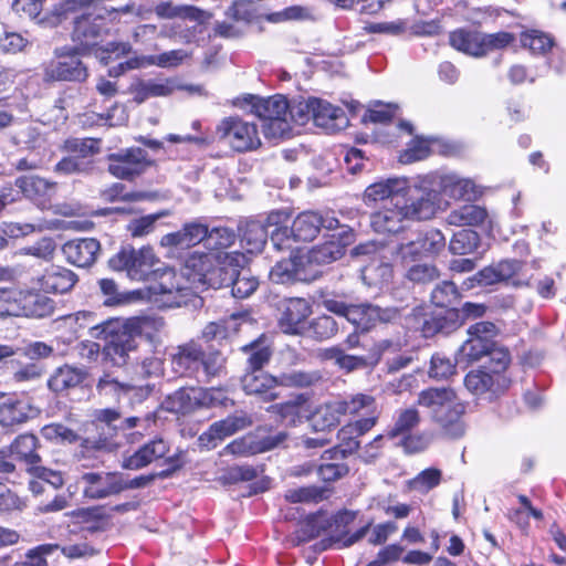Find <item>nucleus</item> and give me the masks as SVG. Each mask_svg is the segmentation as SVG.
Instances as JSON below:
<instances>
[{"label": "nucleus", "mask_w": 566, "mask_h": 566, "mask_svg": "<svg viewBox=\"0 0 566 566\" xmlns=\"http://www.w3.org/2000/svg\"><path fill=\"white\" fill-rule=\"evenodd\" d=\"M417 406L427 409L432 420L450 438L457 439L463 436L462 416L465 407L451 388H428L420 391Z\"/></svg>", "instance_id": "nucleus-1"}, {"label": "nucleus", "mask_w": 566, "mask_h": 566, "mask_svg": "<svg viewBox=\"0 0 566 566\" xmlns=\"http://www.w3.org/2000/svg\"><path fill=\"white\" fill-rule=\"evenodd\" d=\"M91 336L104 342L103 356L114 366H124L137 342L128 318H111L91 328Z\"/></svg>", "instance_id": "nucleus-2"}, {"label": "nucleus", "mask_w": 566, "mask_h": 566, "mask_svg": "<svg viewBox=\"0 0 566 566\" xmlns=\"http://www.w3.org/2000/svg\"><path fill=\"white\" fill-rule=\"evenodd\" d=\"M284 226L276 228L271 233V242L277 250L287 248L286 242L292 238L295 241H312L322 231H335L339 221L331 214H284Z\"/></svg>", "instance_id": "nucleus-3"}, {"label": "nucleus", "mask_w": 566, "mask_h": 566, "mask_svg": "<svg viewBox=\"0 0 566 566\" xmlns=\"http://www.w3.org/2000/svg\"><path fill=\"white\" fill-rule=\"evenodd\" d=\"M90 3L91 0H14L12 9L15 13L31 19H35L41 12H44L41 21L56 25Z\"/></svg>", "instance_id": "nucleus-4"}, {"label": "nucleus", "mask_w": 566, "mask_h": 566, "mask_svg": "<svg viewBox=\"0 0 566 566\" xmlns=\"http://www.w3.org/2000/svg\"><path fill=\"white\" fill-rule=\"evenodd\" d=\"M53 301L39 294H29L17 287L0 290V317L6 316H38L52 313Z\"/></svg>", "instance_id": "nucleus-5"}, {"label": "nucleus", "mask_w": 566, "mask_h": 566, "mask_svg": "<svg viewBox=\"0 0 566 566\" xmlns=\"http://www.w3.org/2000/svg\"><path fill=\"white\" fill-rule=\"evenodd\" d=\"M216 135L220 142L238 153L254 151L262 145L258 125L239 116L223 118L216 127Z\"/></svg>", "instance_id": "nucleus-6"}, {"label": "nucleus", "mask_w": 566, "mask_h": 566, "mask_svg": "<svg viewBox=\"0 0 566 566\" xmlns=\"http://www.w3.org/2000/svg\"><path fill=\"white\" fill-rule=\"evenodd\" d=\"M186 269L189 280L212 289L230 286L235 275L234 268L216 264L210 253L193 252L186 260Z\"/></svg>", "instance_id": "nucleus-7"}, {"label": "nucleus", "mask_w": 566, "mask_h": 566, "mask_svg": "<svg viewBox=\"0 0 566 566\" xmlns=\"http://www.w3.org/2000/svg\"><path fill=\"white\" fill-rule=\"evenodd\" d=\"M160 261L156 259L150 248L135 250L123 248L109 260V266L116 271H126L127 275L137 281L149 280L157 276L160 269L157 266Z\"/></svg>", "instance_id": "nucleus-8"}, {"label": "nucleus", "mask_w": 566, "mask_h": 566, "mask_svg": "<svg viewBox=\"0 0 566 566\" xmlns=\"http://www.w3.org/2000/svg\"><path fill=\"white\" fill-rule=\"evenodd\" d=\"M450 222H460L472 229H462L455 232L450 241L449 249L453 254H467L478 248L480 237L490 234L491 220L489 214H451Z\"/></svg>", "instance_id": "nucleus-9"}, {"label": "nucleus", "mask_w": 566, "mask_h": 566, "mask_svg": "<svg viewBox=\"0 0 566 566\" xmlns=\"http://www.w3.org/2000/svg\"><path fill=\"white\" fill-rule=\"evenodd\" d=\"M497 328L491 322H479L468 329L469 338L457 352V364L465 368L470 364L485 358L491 349L492 338L496 335Z\"/></svg>", "instance_id": "nucleus-10"}, {"label": "nucleus", "mask_w": 566, "mask_h": 566, "mask_svg": "<svg viewBox=\"0 0 566 566\" xmlns=\"http://www.w3.org/2000/svg\"><path fill=\"white\" fill-rule=\"evenodd\" d=\"M108 172L122 180H134L143 175L153 164L148 153L140 147H130L109 154Z\"/></svg>", "instance_id": "nucleus-11"}, {"label": "nucleus", "mask_w": 566, "mask_h": 566, "mask_svg": "<svg viewBox=\"0 0 566 566\" xmlns=\"http://www.w3.org/2000/svg\"><path fill=\"white\" fill-rule=\"evenodd\" d=\"M55 59L44 67V76L51 81L84 82L88 77L87 67L77 55V50L59 48L54 51Z\"/></svg>", "instance_id": "nucleus-12"}, {"label": "nucleus", "mask_w": 566, "mask_h": 566, "mask_svg": "<svg viewBox=\"0 0 566 566\" xmlns=\"http://www.w3.org/2000/svg\"><path fill=\"white\" fill-rule=\"evenodd\" d=\"M336 231L338 232L333 233L331 240L313 247L304 254L308 268L313 264L327 265L344 256L346 247L352 243L353 231L340 223Z\"/></svg>", "instance_id": "nucleus-13"}, {"label": "nucleus", "mask_w": 566, "mask_h": 566, "mask_svg": "<svg viewBox=\"0 0 566 566\" xmlns=\"http://www.w3.org/2000/svg\"><path fill=\"white\" fill-rule=\"evenodd\" d=\"M83 496L88 500H103L120 493V473L85 472L77 479Z\"/></svg>", "instance_id": "nucleus-14"}, {"label": "nucleus", "mask_w": 566, "mask_h": 566, "mask_svg": "<svg viewBox=\"0 0 566 566\" xmlns=\"http://www.w3.org/2000/svg\"><path fill=\"white\" fill-rule=\"evenodd\" d=\"M212 401V392L201 387H181L168 395L163 402L164 408L174 413L187 415Z\"/></svg>", "instance_id": "nucleus-15"}, {"label": "nucleus", "mask_w": 566, "mask_h": 566, "mask_svg": "<svg viewBox=\"0 0 566 566\" xmlns=\"http://www.w3.org/2000/svg\"><path fill=\"white\" fill-rule=\"evenodd\" d=\"M374 427L375 418H360L348 422L338 430V446L325 451L324 457L328 455V459H332L337 454H340L342 458L353 454L359 450L358 437L364 436Z\"/></svg>", "instance_id": "nucleus-16"}, {"label": "nucleus", "mask_w": 566, "mask_h": 566, "mask_svg": "<svg viewBox=\"0 0 566 566\" xmlns=\"http://www.w3.org/2000/svg\"><path fill=\"white\" fill-rule=\"evenodd\" d=\"M251 423V418L244 412L228 416L222 420L213 422L207 431L201 433L199 442L207 449H213L220 441L248 428Z\"/></svg>", "instance_id": "nucleus-17"}, {"label": "nucleus", "mask_w": 566, "mask_h": 566, "mask_svg": "<svg viewBox=\"0 0 566 566\" xmlns=\"http://www.w3.org/2000/svg\"><path fill=\"white\" fill-rule=\"evenodd\" d=\"M270 279L277 284H287L311 281L315 279V274L308 269L304 254H293L276 262L270 272Z\"/></svg>", "instance_id": "nucleus-18"}, {"label": "nucleus", "mask_w": 566, "mask_h": 566, "mask_svg": "<svg viewBox=\"0 0 566 566\" xmlns=\"http://www.w3.org/2000/svg\"><path fill=\"white\" fill-rule=\"evenodd\" d=\"M323 306L338 316L345 317L357 329L368 331L374 326L371 311L373 305L369 303L346 304L336 298L323 300Z\"/></svg>", "instance_id": "nucleus-19"}, {"label": "nucleus", "mask_w": 566, "mask_h": 566, "mask_svg": "<svg viewBox=\"0 0 566 566\" xmlns=\"http://www.w3.org/2000/svg\"><path fill=\"white\" fill-rule=\"evenodd\" d=\"M410 191L407 178H389L368 186L364 193V201L370 206L390 199L396 201L395 206L399 208L400 199L406 198Z\"/></svg>", "instance_id": "nucleus-20"}, {"label": "nucleus", "mask_w": 566, "mask_h": 566, "mask_svg": "<svg viewBox=\"0 0 566 566\" xmlns=\"http://www.w3.org/2000/svg\"><path fill=\"white\" fill-rule=\"evenodd\" d=\"M40 410L27 398L10 397L0 403V427L10 428L38 417Z\"/></svg>", "instance_id": "nucleus-21"}, {"label": "nucleus", "mask_w": 566, "mask_h": 566, "mask_svg": "<svg viewBox=\"0 0 566 566\" xmlns=\"http://www.w3.org/2000/svg\"><path fill=\"white\" fill-rule=\"evenodd\" d=\"M99 251L101 244L93 238L71 240L62 247L67 262L78 268H88L94 264Z\"/></svg>", "instance_id": "nucleus-22"}, {"label": "nucleus", "mask_w": 566, "mask_h": 566, "mask_svg": "<svg viewBox=\"0 0 566 566\" xmlns=\"http://www.w3.org/2000/svg\"><path fill=\"white\" fill-rule=\"evenodd\" d=\"M312 105L314 106L312 119L316 126L328 133L340 130L347 126L348 118L340 107L316 97H312Z\"/></svg>", "instance_id": "nucleus-23"}, {"label": "nucleus", "mask_w": 566, "mask_h": 566, "mask_svg": "<svg viewBox=\"0 0 566 566\" xmlns=\"http://www.w3.org/2000/svg\"><path fill=\"white\" fill-rule=\"evenodd\" d=\"M467 389L475 396L490 394L495 396L507 387V380L503 375L495 376L483 369L471 370L464 378Z\"/></svg>", "instance_id": "nucleus-24"}, {"label": "nucleus", "mask_w": 566, "mask_h": 566, "mask_svg": "<svg viewBox=\"0 0 566 566\" xmlns=\"http://www.w3.org/2000/svg\"><path fill=\"white\" fill-rule=\"evenodd\" d=\"M311 312V305L305 298L295 297L286 300L280 317L281 328L287 334H300Z\"/></svg>", "instance_id": "nucleus-25"}, {"label": "nucleus", "mask_w": 566, "mask_h": 566, "mask_svg": "<svg viewBox=\"0 0 566 566\" xmlns=\"http://www.w3.org/2000/svg\"><path fill=\"white\" fill-rule=\"evenodd\" d=\"M277 378L263 371H250L242 378V388L247 395H254L264 401H274L280 397Z\"/></svg>", "instance_id": "nucleus-26"}, {"label": "nucleus", "mask_w": 566, "mask_h": 566, "mask_svg": "<svg viewBox=\"0 0 566 566\" xmlns=\"http://www.w3.org/2000/svg\"><path fill=\"white\" fill-rule=\"evenodd\" d=\"M345 417L375 418L378 421L380 410L375 397L368 394L357 392L339 397Z\"/></svg>", "instance_id": "nucleus-27"}, {"label": "nucleus", "mask_w": 566, "mask_h": 566, "mask_svg": "<svg viewBox=\"0 0 566 566\" xmlns=\"http://www.w3.org/2000/svg\"><path fill=\"white\" fill-rule=\"evenodd\" d=\"M168 451V443L161 438H156L142 446L132 455L125 458L122 467L127 470H139L153 461L164 458Z\"/></svg>", "instance_id": "nucleus-28"}, {"label": "nucleus", "mask_w": 566, "mask_h": 566, "mask_svg": "<svg viewBox=\"0 0 566 566\" xmlns=\"http://www.w3.org/2000/svg\"><path fill=\"white\" fill-rule=\"evenodd\" d=\"M201 350V346L193 342L178 346L171 357L174 370L180 375L199 377Z\"/></svg>", "instance_id": "nucleus-29"}, {"label": "nucleus", "mask_w": 566, "mask_h": 566, "mask_svg": "<svg viewBox=\"0 0 566 566\" xmlns=\"http://www.w3.org/2000/svg\"><path fill=\"white\" fill-rule=\"evenodd\" d=\"M178 86L171 78L139 80L130 86L134 102L142 104L153 97H166L171 95Z\"/></svg>", "instance_id": "nucleus-30"}, {"label": "nucleus", "mask_w": 566, "mask_h": 566, "mask_svg": "<svg viewBox=\"0 0 566 566\" xmlns=\"http://www.w3.org/2000/svg\"><path fill=\"white\" fill-rule=\"evenodd\" d=\"M345 417L339 397L319 405L310 418L315 431H326L336 428Z\"/></svg>", "instance_id": "nucleus-31"}, {"label": "nucleus", "mask_w": 566, "mask_h": 566, "mask_svg": "<svg viewBox=\"0 0 566 566\" xmlns=\"http://www.w3.org/2000/svg\"><path fill=\"white\" fill-rule=\"evenodd\" d=\"M207 237V226L202 223L191 222L172 233L163 237L161 244L165 247H175L178 249H189L205 242Z\"/></svg>", "instance_id": "nucleus-32"}, {"label": "nucleus", "mask_w": 566, "mask_h": 566, "mask_svg": "<svg viewBox=\"0 0 566 566\" xmlns=\"http://www.w3.org/2000/svg\"><path fill=\"white\" fill-rule=\"evenodd\" d=\"M77 282V275L62 266L52 265L42 275L40 283L45 292L66 293Z\"/></svg>", "instance_id": "nucleus-33"}, {"label": "nucleus", "mask_w": 566, "mask_h": 566, "mask_svg": "<svg viewBox=\"0 0 566 566\" xmlns=\"http://www.w3.org/2000/svg\"><path fill=\"white\" fill-rule=\"evenodd\" d=\"M460 322V313L455 308H442L433 313L422 324V333L426 337L433 336L438 333L449 334L454 331Z\"/></svg>", "instance_id": "nucleus-34"}, {"label": "nucleus", "mask_w": 566, "mask_h": 566, "mask_svg": "<svg viewBox=\"0 0 566 566\" xmlns=\"http://www.w3.org/2000/svg\"><path fill=\"white\" fill-rule=\"evenodd\" d=\"M129 326L133 329L135 338L137 336L144 337L150 344L160 343L161 334L165 332V321L160 316L145 315L129 317Z\"/></svg>", "instance_id": "nucleus-35"}, {"label": "nucleus", "mask_w": 566, "mask_h": 566, "mask_svg": "<svg viewBox=\"0 0 566 566\" xmlns=\"http://www.w3.org/2000/svg\"><path fill=\"white\" fill-rule=\"evenodd\" d=\"M102 33V20L91 13H83L74 20L72 39L82 45L90 46L96 43Z\"/></svg>", "instance_id": "nucleus-36"}, {"label": "nucleus", "mask_w": 566, "mask_h": 566, "mask_svg": "<svg viewBox=\"0 0 566 566\" xmlns=\"http://www.w3.org/2000/svg\"><path fill=\"white\" fill-rule=\"evenodd\" d=\"M450 45L464 54L484 56L483 33L465 29H458L449 35Z\"/></svg>", "instance_id": "nucleus-37"}, {"label": "nucleus", "mask_w": 566, "mask_h": 566, "mask_svg": "<svg viewBox=\"0 0 566 566\" xmlns=\"http://www.w3.org/2000/svg\"><path fill=\"white\" fill-rule=\"evenodd\" d=\"M86 378L87 371L84 368L64 365L51 375L48 386L54 392H63L80 386Z\"/></svg>", "instance_id": "nucleus-38"}, {"label": "nucleus", "mask_w": 566, "mask_h": 566, "mask_svg": "<svg viewBox=\"0 0 566 566\" xmlns=\"http://www.w3.org/2000/svg\"><path fill=\"white\" fill-rule=\"evenodd\" d=\"M251 112L263 122L280 116H286L289 103L282 95H274L268 98L250 96Z\"/></svg>", "instance_id": "nucleus-39"}, {"label": "nucleus", "mask_w": 566, "mask_h": 566, "mask_svg": "<svg viewBox=\"0 0 566 566\" xmlns=\"http://www.w3.org/2000/svg\"><path fill=\"white\" fill-rule=\"evenodd\" d=\"M440 186L443 192L457 199L472 201L480 195L471 179L460 178L457 175L442 176Z\"/></svg>", "instance_id": "nucleus-40"}, {"label": "nucleus", "mask_w": 566, "mask_h": 566, "mask_svg": "<svg viewBox=\"0 0 566 566\" xmlns=\"http://www.w3.org/2000/svg\"><path fill=\"white\" fill-rule=\"evenodd\" d=\"M181 293V289L175 287L172 283L166 281L155 282L147 286V297L165 307L180 306Z\"/></svg>", "instance_id": "nucleus-41"}, {"label": "nucleus", "mask_w": 566, "mask_h": 566, "mask_svg": "<svg viewBox=\"0 0 566 566\" xmlns=\"http://www.w3.org/2000/svg\"><path fill=\"white\" fill-rule=\"evenodd\" d=\"M415 214H369L370 226L375 232L397 234L409 228Z\"/></svg>", "instance_id": "nucleus-42"}, {"label": "nucleus", "mask_w": 566, "mask_h": 566, "mask_svg": "<svg viewBox=\"0 0 566 566\" xmlns=\"http://www.w3.org/2000/svg\"><path fill=\"white\" fill-rule=\"evenodd\" d=\"M413 191L420 192V190H412L407 195L410 198L416 199L410 205L412 212H438L444 211L449 208V202L443 198V195L437 190L421 191V193L415 195Z\"/></svg>", "instance_id": "nucleus-43"}, {"label": "nucleus", "mask_w": 566, "mask_h": 566, "mask_svg": "<svg viewBox=\"0 0 566 566\" xmlns=\"http://www.w3.org/2000/svg\"><path fill=\"white\" fill-rule=\"evenodd\" d=\"M15 186L19 188L17 201L21 199V193L32 200H38L41 197L51 196L55 190L54 182H49L36 176L20 177L15 180ZM13 190L17 191L14 188Z\"/></svg>", "instance_id": "nucleus-44"}, {"label": "nucleus", "mask_w": 566, "mask_h": 566, "mask_svg": "<svg viewBox=\"0 0 566 566\" xmlns=\"http://www.w3.org/2000/svg\"><path fill=\"white\" fill-rule=\"evenodd\" d=\"M39 440L34 434L24 433L17 437L10 447L7 448L12 452L17 460H22L33 468L41 461V458L36 452Z\"/></svg>", "instance_id": "nucleus-45"}, {"label": "nucleus", "mask_w": 566, "mask_h": 566, "mask_svg": "<svg viewBox=\"0 0 566 566\" xmlns=\"http://www.w3.org/2000/svg\"><path fill=\"white\" fill-rule=\"evenodd\" d=\"M166 464L168 468L166 470L160 471L159 473L139 475L132 480H125L123 474H120V492L125 490H135L146 488L151 484L156 478L165 479L169 478L175 471L181 468L182 463L179 457H169L166 459Z\"/></svg>", "instance_id": "nucleus-46"}, {"label": "nucleus", "mask_w": 566, "mask_h": 566, "mask_svg": "<svg viewBox=\"0 0 566 566\" xmlns=\"http://www.w3.org/2000/svg\"><path fill=\"white\" fill-rule=\"evenodd\" d=\"M248 313L234 312L228 318L220 322L209 323L202 331L207 340L227 338L230 332H237L239 321H245Z\"/></svg>", "instance_id": "nucleus-47"}, {"label": "nucleus", "mask_w": 566, "mask_h": 566, "mask_svg": "<svg viewBox=\"0 0 566 566\" xmlns=\"http://www.w3.org/2000/svg\"><path fill=\"white\" fill-rule=\"evenodd\" d=\"M155 13L160 19L184 18L199 21L202 19L205 12L193 6H175L171 1H160L155 4Z\"/></svg>", "instance_id": "nucleus-48"}, {"label": "nucleus", "mask_w": 566, "mask_h": 566, "mask_svg": "<svg viewBox=\"0 0 566 566\" xmlns=\"http://www.w3.org/2000/svg\"><path fill=\"white\" fill-rule=\"evenodd\" d=\"M419 423L420 415L415 407L401 409L397 412L392 427L387 430V437L395 439L410 433Z\"/></svg>", "instance_id": "nucleus-49"}, {"label": "nucleus", "mask_w": 566, "mask_h": 566, "mask_svg": "<svg viewBox=\"0 0 566 566\" xmlns=\"http://www.w3.org/2000/svg\"><path fill=\"white\" fill-rule=\"evenodd\" d=\"M64 222L60 220L41 221L38 223H4L3 233L10 238H19L35 231L65 229Z\"/></svg>", "instance_id": "nucleus-50"}, {"label": "nucleus", "mask_w": 566, "mask_h": 566, "mask_svg": "<svg viewBox=\"0 0 566 566\" xmlns=\"http://www.w3.org/2000/svg\"><path fill=\"white\" fill-rule=\"evenodd\" d=\"M329 490L325 486L308 485L297 489H290L285 492V500L290 503H318L326 500Z\"/></svg>", "instance_id": "nucleus-51"}, {"label": "nucleus", "mask_w": 566, "mask_h": 566, "mask_svg": "<svg viewBox=\"0 0 566 566\" xmlns=\"http://www.w3.org/2000/svg\"><path fill=\"white\" fill-rule=\"evenodd\" d=\"M324 358L333 360L335 365L347 373L365 368L368 365L364 356L347 355L338 346L325 349Z\"/></svg>", "instance_id": "nucleus-52"}, {"label": "nucleus", "mask_w": 566, "mask_h": 566, "mask_svg": "<svg viewBox=\"0 0 566 566\" xmlns=\"http://www.w3.org/2000/svg\"><path fill=\"white\" fill-rule=\"evenodd\" d=\"M338 332V324L334 317L322 315L312 319L305 329V334L316 340H326Z\"/></svg>", "instance_id": "nucleus-53"}, {"label": "nucleus", "mask_w": 566, "mask_h": 566, "mask_svg": "<svg viewBox=\"0 0 566 566\" xmlns=\"http://www.w3.org/2000/svg\"><path fill=\"white\" fill-rule=\"evenodd\" d=\"M305 403L303 395H297L285 402L272 405L268 411L276 413L282 421L295 426L302 415V408Z\"/></svg>", "instance_id": "nucleus-54"}, {"label": "nucleus", "mask_w": 566, "mask_h": 566, "mask_svg": "<svg viewBox=\"0 0 566 566\" xmlns=\"http://www.w3.org/2000/svg\"><path fill=\"white\" fill-rule=\"evenodd\" d=\"M276 378L279 387L305 388L317 382L321 376L317 371L290 370L280 374Z\"/></svg>", "instance_id": "nucleus-55"}, {"label": "nucleus", "mask_w": 566, "mask_h": 566, "mask_svg": "<svg viewBox=\"0 0 566 566\" xmlns=\"http://www.w3.org/2000/svg\"><path fill=\"white\" fill-rule=\"evenodd\" d=\"M95 169L93 160L85 156H69L55 165V171L63 175H91Z\"/></svg>", "instance_id": "nucleus-56"}, {"label": "nucleus", "mask_w": 566, "mask_h": 566, "mask_svg": "<svg viewBox=\"0 0 566 566\" xmlns=\"http://www.w3.org/2000/svg\"><path fill=\"white\" fill-rule=\"evenodd\" d=\"M191 54L186 50L178 49L167 51L160 54L149 55L143 57V61L147 65H155L163 69L177 67L187 61Z\"/></svg>", "instance_id": "nucleus-57"}, {"label": "nucleus", "mask_w": 566, "mask_h": 566, "mask_svg": "<svg viewBox=\"0 0 566 566\" xmlns=\"http://www.w3.org/2000/svg\"><path fill=\"white\" fill-rule=\"evenodd\" d=\"M259 286V280L253 276L249 271L241 270L238 271L235 269V275L233 276V281L230 285L231 294L237 298H245L249 297L252 293L256 291Z\"/></svg>", "instance_id": "nucleus-58"}, {"label": "nucleus", "mask_w": 566, "mask_h": 566, "mask_svg": "<svg viewBox=\"0 0 566 566\" xmlns=\"http://www.w3.org/2000/svg\"><path fill=\"white\" fill-rule=\"evenodd\" d=\"M263 430V428H260L259 433ZM291 441L292 437L286 430H273L266 436L259 434L256 443L259 453H263L279 448H287Z\"/></svg>", "instance_id": "nucleus-59"}, {"label": "nucleus", "mask_w": 566, "mask_h": 566, "mask_svg": "<svg viewBox=\"0 0 566 566\" xmlns=\"http://www.w3.org/2000/svg\"><path fill=\"white\" fill-rule=\"evenodd\" d=\"M459 297L455 284L451 281H443L431 292V302L440 308H451Z\"/></svg>", "instance_id": "nucleus-60"}, {"label": "nucleus", "mask_w": 566, "mask_h": 566, "mask_svg": "<svg viewBox=\"0 0 566 566\" xmlns=\"http://www.w3.org/2000/svg\"><path fill=\"white\" fill-rule=\"evenodd\" d=\"M441 476L439 469L429 468L418 473L408 484L411 490L426 493L440 484Z\"/></svg>", "instance_id": "nucleus-61"}, {"label": "nucleus", "mask_w": 566, "mask_h": 566, "mask_svg": "<svg viewBox=\"0 0 566 566\" xmlns=\"http://www.w3.org/2000/svg\"><path fill=\"white\" fill-rule=\"evenodd\" d=\"M235 241V233L228 228L207 229L205 245L210 250H222L231 247Z\"/></svg>", "instance_id": "nucleus-62"}, {"label": "nucleus", "mask_w": 566, "mask_h": 566, "mask_svg": "<svg viewBox=\"0 0 566 566\" xmlns=\"http://www.w3.org/2000/svg\"><path fill=\"white\" fill-rule=\"evenodd\" d=\"M521 42L524 48H528L536 54H544L553 46V39L536 30L523 33Z\"/></svg>", "instance_id": "nucleus-63"}, {"label": "nucleus", "mask_w": 566, "mask_h": 566, "mask_svg": "<svg viewBox=\"0 0 566 566\" xmlns=\"http://www.w3.org/2000/svg\"><path fill=\"white\" fill-rule=\"evenodd\" d=\"M59 548L57 544H42L30 551L24 556V559L15 562L11 566H48L45 556L51 555Z\"/></svg>", "instance_id": "nucleus-64"}]
</instances>
